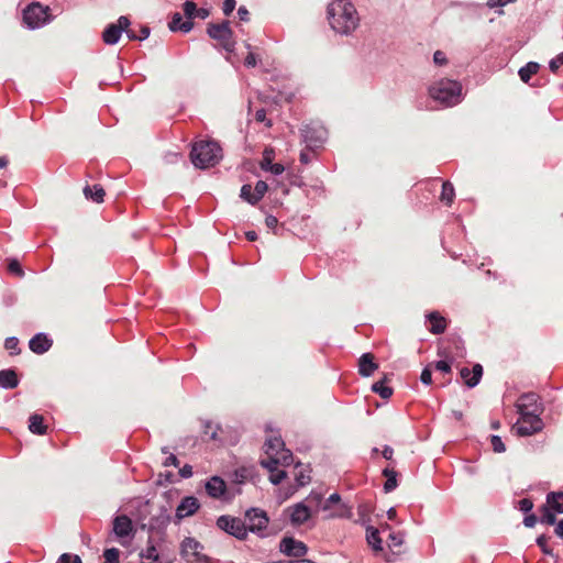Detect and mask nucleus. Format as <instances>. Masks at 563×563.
I'll list each match as a JSON object with an SVG mask.
<instances>
[{
	"label": "nucleus",
	"instance_id": "1",
	"mask_svg": "<svg viewBox=\"0 0 563 563\" xmlns=\"http://www.w3.org/2000/svg\"><path fill=\"white\" fill-rule=\"evenodd\" d=\"M328 19L331 27L340 34L352 33L360 22L355 7L347 0L332 1L328 5Z\"/></svg>",
	"mask_w": 563,
	"mask_h": 563
},
{
	"label": "nucleus",
	"instance_id": "2",
	"mask_svg": "<svg viewBox=\"0 0 563 563\" xmlns=\"http://www.w3.org/2000/svg\"><path fill=\"white\" fill-rule=\"evenodd\" d=\"M430 98L439 103L451 107L460 102L462 86L456 80L442 78L433 82L428 89Z\"/></svg>",
	"mask_w": 563,
	"mask_h": 563
},
{
	"label": "nucleus",
	"instance_id": "3",
	"mask_svg": "<svg viewBox=\"0 0 563 563\" xmlns=\"http://www.w3.org/2000/svg\"><path fill=\"white\" fill-rule=\"evenodd\" d=\"M222 157V150L214 141H200L194 144L190 152L191 162L196 167L214 166Z\"/></svg>",
	"mask_w": 563,
	"mask_h": 563
},
{
	"label": "nucleus",
	"instance_id": "4",
	"mask_svg": "<svg viewBox=\"0 0 563 563\" xmlns=\"http://www.w3.org/2000/svg\"><path fill=\"white\" fill-rule=\"evenodd\" d=\"M264 451L266 457L261 460L262 465L282 464L288 466L292 462V454L285 448L280 437H268L264 444Z\"/></svg>",
	"mask_w": 563,
	"mask_h": 563
},
{
	"label": "nucleus",
	"instance_id": "5",
	"mask_svg": "<svg viewBox=\"0 0 563 563\" xmlns=\"http://www.w3.org/2000/svg\"><path fill=\"white\" fill-rule=\"evenodd\" d=\"M22 16L24 24L31 30L40 29L54 19L49 7L40 2H32L26 5L23 9Z\"/></svg>",
	"mask_w": 563,
	"mask_h": 563
},
{
	"label": "nucleus",
	"instance_id": "6",
	"mask_svg": "<svg viewBox=\"0 0 563 563\" xmlns=\"http://www.w3.org/2000/svg\"><path fill=\"white\" fill-rule=\"evenodd\" d=\"M207 31L209 36L218 41L225 51L233 52L235 41L233 40V32L229 21H223L219 24H209Z\"/></svg>",
	"mask_w": 563,
	"mask_h": 563
},
{
	"label": "nucleus",
	"instance_id": "7",
	"mask_svg": "<svg viewBox=\"0 0 563 563\" xmlns=\"http://www.w3.org/2000/svg\"><path fill=\"white\" fill-rule=\"evenodd\" d=\"M321 508L328 512V518L349 519L352 517V507L342 500L341 495H330Z\"/></svg>",
	"mask_w": 563,
	"mask_h": 563
},
{
	"label": "nucleus",
	"instance_id": "8",
	"mask_svg": "<svg viewBox=\"0 0 563 563\" xmlns=\"http://www.w3.org/2000/svg\"><path fill=\"white\" fill-rule=\"evenodd\" d=\"M217 527L239 540H244L247 537L246 525L240 518L228 515L220 516L217 520Z\"/></svg>",
	"mask_w": 563,
	"mask_h": 563
},
{
	"label": "nucleus",
	"instance_id": "9",
	"mask_svg": "<svg viewBox=\"0 0 563 563\" xmlns=\"http://www.w3.org/2000/svg\"><path fill=\"white\" fill-rule=\"evenodd\" d=\"M520 418L518 419L515 428L517 433L521 437L531 435L543 428V422L539 417V413L527 412L519 413Z\"/></svg>",
	"mask_w": 563,
	"mask_h": 563
},
{
	"label": "nucleus",
	"instance_id": "10",
	"mask_svg": "<svg viewBox=\"0 0 563 563\" xmlns=\"http://www.w3.org/2000/svg\"><path fill=\"white\" fill-rule=\"evenodd\" d=\"M269 519L267 517L266 511L260 508H251L245 512V525L246 530H250L253 533H262L268 526Z\"/></svg>",
	"mask_w": 563,
	"mask_h": 563
},
{
	"label": "nucleus",
	"instance_id": "11",
	"mask_svg": "<svg viewBox=\"0 0 563 563\" xmlns=\"http://www.w3.org/2000/svg\"><path fill=\"white\" fill-rule=\"evenodd\" d=\"M202 544L194 538L187 537L184 539L180 545V554L187 562H205L209 561V558L200 553Z\"/></svg>",
	"mask_w": 563,
	"mask_h": 563
},
{
	"label": "nucleus",
	"instance_id": "12",
	"mask_svg": "<svg viewBox=\"0 0 563 563\" xmlns=\"http://www.w3.org/2000/svg\"><path fill=\"white\" fill-rule=\"evenodd\" d=\"M131 22L128 16H120L117 23L109 24L102 32V41L107 45H114L119 42L122 32L130 26Z\"/></svg>",
	"mask_w": 563,
	"mask_h": 563
},
{
	"label": "nucleus",
	"instance_id": "13",
	"mask_svg": "<svg viewBox=\"0 0 563 563\" xmlns=\"http://www.w3.org/2000/svg\"><path fill=\"white\" fill-rule=\"evenodd\" d=\"M284 515L294 527L306 523L311 518V510L302 503L292 505L284 510Z\"/></svg>",
	"mask_w": 563,
	"mask_h": 563
},
{
	"label": "nucleus",
	"instance_id": "14",
	"mask_svg": "<svg viewBox=\"0 0 563 563\" xmlns=\"http://www.w3.org/2000/svg\"><path fill=\"white\" fill-rule=\"evenodd\" d=\"M279 550L285 555L291 558H302L308 552V548L303 542L298 541L291 537L283 538L279 544Z\"/></svg>",
	"mask_w": 563,
	"mask_h": 563
},
{
	"label": "nucleus",
	"instance_id": "15",
	"mask_svg": "<svg viewBox=\"0 0 563 563\" xmlns=\"http://www.w3.org/2000/svg\"><path fill=\"white\" fill-rule=\"evenodd\" d=\"M517 409L519 413L534 412L540 413L541 407L539 404V396L534 393H527L519 397L517 401Z\"/></svg>",
	"mask_w": 563,
	"mask_h": 563
},
{
	"label": "nucleus",
	"instance_id": "16",
	"mask_svg": "<svg viewBox=\"0 0 563 563\" xmlns=\"http://www.w3.org/2000/svg\"><path fill=\"white\" fill-rule=\"evenodd\" d=\"M302 137L308 148L320 147L325 139V131L323 129H314L306 125L302 129Z\"/></svg>",
	"mask_w": 563,
	"mask_h": 563
},
{
	"label": "nucleus",
	"instance_id": "17",
	"mask_svg": "<svg viewBox=\"0 0 563 563\" xmlns=\"http://www.w3.org/2000/svg\"><path fill=\"white\" fill-rule=\"evenodd\" d=\"M113 532L120 539L130 537L133 533L132 520L125 515L117 516L113 519Z\"/></svg>",
	"mask_w": 563,
	"mask_h": 563
},
{
	"label": "nucleus",
	"instance_id": "18",
	"mask_svg": "<svg viewBox=\"0 0 563 563\" xmlns=\"http://www.w3.org/2000/svg\"><path fill=\"white\" fill-rule=\"evenodd\" d=\"M199 508L197 498L192 495L186 496L176 509V517L180 520L194 515Z\"/></svg>",
	"mask_w": 563,
	"mask_h": 563
},
{
	"label": "nucleus",
	"instance_id": "19",
	"mask_svg": "<svg viewBox=\"0 0 563 563\" xmlns=\"http://www.w3.org/2000/svg\"><path fill=\"white\" fill-rule=\"evenodd\" d=\"M460 375L464 380L465 385L468 388H473L479 383L483 376V367L481 364H475L472 369L463 367L460 371Z\"/></svg>",
	"mask_w": 563,
	"mask_h": 563
},
{
	"label": "nucleus",
	"instance_id": "20",
	"mask_svg": "<svg viewBox=\"0 0 563 563\" xmlns=\"http://www.w3.org/2000/svg\"><path fill=\"white\" fill-rule=\"evenodd\" d=\"M53 341L45 333L35 334L29 342L30 350L35 354H43L52 347Z\"/></svg>",
	"mask_w": 563,
	"mask_h": 563
},
{
	"label": "nucleus",
	"instance_id": "21",
	"mask_svg": "<svg viewBox=\"0 0 563 563\" xmlns=\"http://www.w3.org/2000/svg\"><path fill=\"white\" fill-rule=\"evenodd\" d=\"M427 319L430 322L429 331L432 334H442L445 332L446 327H448V321L438 311H432V312L428 313Z\"/></svg>",
	"mask_w": 563,
	"mask_h": 563
},
{
	"label": "nucleus",
	"instance_id": "22",
	"mask_svg": "<svg viewBox=\"0 0 563 563\" xmlns=\"http://www.w3.org/2000/svg\"><path fill=\"white\" fill-rule=\"evenodd\" d=\"M378 368L372 353H364L358 360V373L364 377L371 376Z\"/></svg>",
	"mask_w": 563,
	"mask_h": 563
},
{
	"label": "nucleus",
	"instance_id": "23",
	"mask_svg": "<svg viewBox=\"0 0 563 563\" xmlns=\"http://www.w3.org/2000/svg\"><path fill=\"white\" fill-rule=\"evenodd\" d=\"M140 558L142 563L159 562V553L152 538H148L146 548L140 552Z\"/></svg>",
	"mask_w": 563,
	"mask_h": 563
},
{
	"label": "nucleus",
	"instance_id": "24",
	"mask_svg": "<svg viewBox=\"0 0 563 563\" xmlns=\"http://www.w3.org/2000/svg\"><path fill=\"white\" fill-rule=\"evenodd\" d=\"M19 385V378L13 369L0 371V387L4 389H13Z\"/></svg>",
	"mask_w": 563,
	"mask_h": 563
},
{
	"label": "nucleus",
	"instance_id": "25",
	"mask_svg": "<svg viewBox=\"0 0 563 563\" xmlns=\"http://www.w3.org/2000/svg\"><path fill=\"white\" fill-rule=\"evenodd\" d=\"M168 26L173 32L181 31L184 33H187L192 29L194 23L190 20L184 21L180 13H175L170 22L168 23Z\"/></svg>",
	"mask_w": 563,
	"mask_h": 563
},
{
	"label": "nucleus",
	"instance_id": "26",
	"mask_svg": "<svg viewBox=\"0 0 563 563\" xmlns=\"http://www.w3.org/2000/svg\"><path fill=\"white\" fill-rule=\"evenodd\" d=\"M84 195L87 199L92 200L93 202L100 203L103 201L106 191L100 185L89 186L87 185L84 188Z\"/></svg>",
	"mask_w": 563,
	"mask_h": 563
},
{
	"label": "nucleus",
	"instance_id": "27",
	"mask_svg": "<svg viewBox=\"0 0 563 563\" xmlns=\"http://www.w3.org/2000/svg\"><path fill=\"white\" fill-rule=\"evenodd\" d=\"M297 487H303L310 482V471L302 464H297L292 471Z\"/></svg>",
	"mask_w": 563,
	"mask_h": 563
},
{
	"label": "nucleus",
	"instance_id": "28",
	"mask_svg": "<svg viewBox=\"0 0 563 563\" xmlns=\"http://www.w3.org/2000/svg\"><path fill=\"white\" fill-rule=\"evenodd\" d=\"M29 421V429L32 433L40 435L46 433L47 427L44 424L43 416L34 413L30 417Z\"/></svg>",
	"mask_w": 563,
	"mask_h": 563
},
{
	"label": "nucleus",
	"instance_id": "29",
	"mask_svg": "<svg viewBox=\"0 0 563 563\" xmlns=\"http://www.w3.org/2000/svg\"><path fill=\"white\" fill-rule=\"evenodd\" d=\"M540 69V65L536 62H529L523 67H521L518 71L520 79L528 84L533 75H536Z\"/></svg>",
	"mask_w": 563,
	"mask_h": 563
},
{
	"label": "nucleus",
	"instance_id": "30",
	"mask_svg": "<svg viewBox=\"0 0 563 563\" xmlns=\"http://www.w3.org/2000/svg\"><path fill=\"white\" fill-rule=\"evenodd\" d=\"M206 493H227L225 482L219 476L211 477L206 483Z\"/></svg>",
	"mask_w": 563,
	"mask_h": 563
},
{
	"label": "nucleus",
	"instance_id": "31",
	"mask_svg": "<svg viewBox=\"0 0 563 563\" xmlns=\"http://www.w3.org/2000/svg\"><path fill=\"white\" fill-rule=\"evenodd\" d=\"M366 540L367 543L373 548V550L380 551L383 549L382 539L379 538V531L376 528H366Z\"/></svg>",
	"mask_w": 563,
	"mask_h": 563
},
{
	"label": "nucleus",
	"instance_id": "32",
	"mask_svg": "<svg viewBox=\"0 0 563 563\" xmlns=\"http://www.w3.org/2000/svg\"><path fill=\"white\" fill-rule=\"evenodd\" d=\"M545 507H549L554 514H563V495H547Z\"/></svg>",
	"mask_w": 563,
	"mask_h": 563
},
{
	"label": "nucleus",
	"instance_id": "33",
	"mask_svg": "<svg viewBox=\"0 0 563 563\" xmlns=\"http://www.w3.org/2000/svg\"><path fill=\"white\" fill-rule=\"evenodd\" d=\"M269 472V481L273 484H279L286 477V472L284 470H279V464L263 465ZM280 466H283L280 464Z\"/></svg>",
	"mask_w": 563,
	"mask_h": 563
},
{
	"label": "nucleus",
	"instance_id": "34",
	"mask_svg": "<svg viewBox=\"0 0 563 563\" xmlns=\"http://www.w3.org/2000/svg\"><path fill=\"white\" fill-rule=\"evenodd\" d=\"M386 378L373 384L372 390L378 394L382 398L388 399L393 395V389L385 385Z\"/></svg>",
	"mask_w": 563,
	"mask_h": 563
},
{
	"label": "nucleus",
	"instance_id": "35",
	"mask_svg": "<svg viewBox=\"0 0 563 563\" xmlns=\"http://www.w3.org/2000/svg\"><path fill=\"white\" fill-rule=\"evenodd\" d=\"M455 192L454 187L450 181H444L442 185V191H441V201L451 205L453 202Z\"/></svg>",
	"mask_w": 563,
	"mask_h": 563
},
{
	"label": "nucleus",
	"instance_id": "36",
	"mask_svg": "<svg viewBox=\"0 0 563 563\" xmlns=\"http://www.w3.org/2000/svg\"><path fill=\"white\" fill-rule=\"evenodd\" d=\"M386 481L384 483V488L388 493L394 490L397 487V473L394 470L385 468L383 472Z\"/></svg>",
	"mask_w": 563,
	"mask_h": 563
},
{
	"label": "nucleus",
	"instance_id": "37",
	"mask_svg": "<svg viewBox=\"0 0 563 563\" xmlns=\"http://www.w3.org/2000/svg\"><path fill=\"white\" fill-rule=\"evenodd\" d=\"M253 471L249 467H240L238 468L233 475L232 481L236 484L245 483L249 478L252 477Z\"/></svg>",
	"mask_w": 563,
	"mask_h": 563
},
{
	"label": "nucleus",
	"instance_id": "38",
	"mask_svg": "<svg viewBox=\"0 0 563 563\" xmlns=\"http://www.w3.org/2000/svg\"><path fill=\"white\" fill-rule=\"evenodd\" d=\"M240 197L251 205H256L260 200H254L255 191L250 184H245L241 188Z\"/></svg>",
	"mask_w": 563,
	"mask_h": 563
},
{
	"label": "nucleus",
	"instance_id": "39",
	"mask_svg": "<svg viewBox=\"0 0 563 563\" xmlns=\"http://www.w3.org/2000/svg\"><path fill=\"white\" fill-rule=\"evenodd\" d=\"M542 516H541V522L547 525H555V514L549 509V507H545L544 505L541 507Z\"/></svg>",
	"mask_w": 563,
	"mask_h": 563
},
{
	"label": "nucleus",
	"instance_id": "40",
	"mask_svg": "<svg viewBox=\"0 0 563 563\" xmlns=\"http://www.w3.org/2000/svg\"><path fill=\"white\" fill-rule=\"evenodd\" d=\"M274 159V150L273 148H265L263 152V159L261 162V168L263 170H268V167L273 165Z\"/></svg>",
	"mask_w": 563,
	"mask_h": 563
},
{
	"label": "nucleus",
	"instance_id": "41",
	"mask_svg": "<svg viewBox=\"0 0 563 563\" xmlns=\"http://www.w3.org/2000/svg\"><path fill=\"white\" fill-rule=\"evenodd\" d=\"M120 551L115 548L107 549L103 552V563H119Z\"/></svg>",
	"mask_w": 563,
	"mask_h": 563
},
{
	"label": "nucleus",
	"instance_id": "42",
	"mask_svg": "<svg viewBox=\"0 0 563 563\" xmlns=\"http://www.w3.org/2000/svg\"><path fill=\"white\" fill-rule=\"evenodd\" d=\"M205 430L203 433L210 439V440H217L218 438V429L219 427L213 424L211 421H207L203 426Z\"/></svg>",
	"mask_w": 563,
	"mask_h": 563
},
{
	"label": "nucleus",
	"instance_id": "43",
	"mask_svg": "<svg viewBox=\"0 0 563 563\" xmlns=\"http://www.w3.org/2000/svg\"><path fill=\"white\" fill-rule=\"evenodd\" d=\"M267 190H268V185L264 180H258L254 187V191H255L254 200H261L264 197V195L267 192Z\"/></svg>",
	"mask_w": 563,
	"mask_h": 563
},
{
	"label": "nucleus",
	"instance_id": "44",
	"mask_svg": "<svg viewBox=\"0 0 563 563\" xmlns=\"http://www.w3.org/2000/svg\"><path fill=\"white\" fill-rule=\"evenodd\" d=\"M4 347L10 351L11 354H18L20 352L19 340L15 336L7 338L4 341Z\"/></svg>",
	"mask_w": 563,
	"mask_h": 563
},
{
	"label": "nucleus",
	"instance_id": "45",
	"mask_svg": "<svg viewBox=\"0 0 563 563\" xmlns=\"http://www.w3.org/2000/svg\"><path fill=\"white\" fill-rule=\"evenodd\" d=\"M490 444L496 453H503L506 451V446L499 435H492L490 437Z\"/></svg>",
	"mask_w": 563,
	"mask_h": 563
},
{
	"label": "nucleus",
	"instance_id": "46",
	"mask_svg": "<svg viewBox=\"0 0 563 563\" xmlns=\"http://www.w3.org/2000/svg\"><path fill=\"white\" fill-rule=\"evenodd\" d=\"M183 9H184V13L185 15L187 16V20H190L192 19V16L195 15L196 11H197V5L195 2L192 1H186L184 4H183Z\"/></svg>",
	"mask_w": 563,
	"mask_h": 563
},
{
	"label": "nucleus",
	"instance_id": "47",
	"mask_svg": "<svg viewBox=\"0 0 563 563\" xmlns=\"http://www.w3.org/2000/svg\"><path fill=\"white\" fill-rule=\"evenodd\" d=\"M8 271L19 277L24 275V272L16 260H10L8 264Z\"/></svg>",
	"mask_w": 563,
	"mask_h": 563
},
{
	"label": "nucleus",
	"instance_id": "48",
	"mask_svg": "<svg viewBox=\"0 0 563 563\" xmlns=\"http://www.w3.org/2000/svg\"><path fill=\"white\" fill-rule=\"evenodd\" d=\"M432 364H429L427 365L422 372H421V375H420V380L426 384V385H430L432 383Z\"/></svg>",
	"mask_w": 563,
	"mask_h": 563
},
{
	"label": "nucleus",
	"instance_id": "49",
	"mask_svg": "<svg viewBox=\"0 0 563 563\" xmlns=\"http://www.w3.org/2000/svg\"><path fill=\"white\" fill-rule=\"evenodd\" d=\"M432 367L442 373H451V364L445 360H440L432 363Z\"/></svg>",
	"mask_w": 563,
	"mask_h": 563
},
{
	"label": "nucleus",
	"instance_id": "50",
	"mask_svg": "<svg viewBox=\"0 0 563 563\" xmlns=\"http://www.w3.org/2000/svg\"><path fill=\"white\" fill-rule=\"evenodd\" d=\"M58 563H81V559L78 555L64 553L59 556Z\"/></svg>",
	"mask_w": 563,
	"mask_h": 563
},
{
	"label": "nucleus",
	"instance_id": "51",
	"mask_svg": "<svg viewBox=\"0 0 563 563\" xmlns=\"http://www.w3.org/2000/svg\"><path fill=\"white\" fill-rule=\"evenodd\" d=\"M255 120H256L257 122L265 123V125H266L267 128H271V126H272V121H271V120H268V119L266 118V111H265V109H263V108H262V109H258V110L255 112Z\"/></svg>",
	"mask_w": 563,
	"mask_h": 563
},
{
	"label": "nucleus",
	"instance_id": "52",
	"mask_svg": "<svg viewBox=\"0 0 563 563\" xmlns=\"http://www.w3.org/2000/svg\"><path fill=\"white\" fill-rule=\"evenodd\" d=\"M537 544L541 548L543 553H552V551L548 548V538L544 534H541L537 538Z\"/></svg>",
	"mask_w": 563,
	"mask_h": 563
},
{
	"label": "nucleus",
	"instance_id": "53",
	"mask_svg": "<svg viewBox=\"0 0 563 563\" xmlns=\"http://www.w3.org/2000/svg\"><path fill=\"white\" fill-rule=\"evenodd\" d=\"M561 65H563V52L560 53L555 58L551 59L549 64L550 69L553 73H556Z\"/></svg>",
	"mask_w": 563,
	"mask_h": 563
},
{
	"label": "nucleus",
	"instance_id": "54",
	"mask_svg": "<svg viewBox=\"0 0 563 563\" xmlns=\"http://www.w3.org/2000/svg\"><path fill=\"white\" fill-rule=\"evenodd\" d=\"M518 507L519 509L522 511V512H529L532 510L533 508V503L532 500L528 499V498H523L521 499L519 503H518Z\"/></svg>",
	"mask_w": 563,
	"mask_h": 563
},
{
	"label": "nucleus",
	"instance_id": "55",
	"mask_svg": "<svg viewBox=\"0 0 563 563\" xmlns=\"http://www.w3.org/2000/svg\"><path fill=\"white\" fill-rule=\"evenodd\" d=\"M235 4V0H224L222 5L223 13L229 16L234 11Z\"/></svg>",
	"mask_w": 563,
	"mask_h": 563
},
{
	"label": "nucleus",
	"instance_id": "56",
	"mask_svg": "<svg viewBox=\"0 0 563 563\" xmlns=\"http://www.w3.org/2000/svg\"><path fill=\"white\" fill-rule=\"evenodd\" d=\"M433 62L439 66H443L448 63L446 56L442 51H437L433 54Z\"/></svg>",
	"mask_w": 563,
	"mask_h": 563
},
{
	"label": "nucleus",
	"instance_id": "57",
	"mask_svg": "<svg viewBox=\"0 0 563 563\" xmlns=\"http://www.w3.org/2000/svg\"><path fill=\"white\" fill-rule=\"evenodd\" d=\"M176 475L172 472H166L164 474H159V479L157 481L158 484L163 485L164 483H173Z\"/></svg>",
	"mask_w": 563,
	"mask_h": 563
},
{
	"label": "nucleus",
	"instance_id": "58",
	"mask_svg": "<svg viewBox=\"0 0 563 563\" xmlns=\"http://www.w3.org/2000/svg\"><path fill=\"white\" fill-rule=\"evenodd\" d=\"M537 521H538V517L534 514H528L523 518V525L527 528H533L536 526Z\"/></svg>",
	"mask_w": 563,
	"mask_h": 563
},
{
	"label": "nucleus",
	"instance_id": "59",
	"mask_svg": "<svg viewBox=\"0 0 563 563\" xmlns=\"http://www.w3.org/2000/svg\"><path fill=\"white\" fill-rule=\"evenodd\" d=\"M516 0H488L487 1V5L489 8H497V7H504L508 3H512L515 2Z\"/></svg>",
	"mask_w": 563,
	"mask_h": 563
},
{
	"label": "nucleus",
	"instance_id": "60",
	"mask_svg": "<svg viewBox=\"0 0 563 563\" xmlns=\"http://www.w3.org/2000/svg\"><path fill=\"white\" fill-rule=\"evenodd\" d=\"M163 465H164V466H166V467H167V466H172V465H173V466L178 467V466H179V461H178V459H177V456H176V455H174V454H169V455L165 459V461H164Z\"/></svg>",
	"mask_w": 563,
	"mask_h": 563
},
{
	"label": "nucleus",
	"instance_id": "61",
	"mask_svg": "<svg viewBox=\"0 0 563 563\" xmlns=\"http://www.w3.org/2000/svg\"><path fill=\"white\" fill-rule=\"evenodd\" d=\"M178 474L183 478H188L192 475V467L186 464L179 470Z\"/></svg>",
	"mask_w": 563,
	"mask_h": 563
},
{
	"label": "nucleus",
	"instance_id": "62",
	"mask_svg": "<svg viewBox=\"0 0 563 563\" xmlns=\"http://www.w3.org/2000/svg\"><path fill=\"white\" fill-rule=\"evenodd\" d=\"M284 170H285V168H284V166L282 164L273 163V165H271L268 167L267 172H271L274 175H280L282 173H284Z\"/></svg>",
	"mask_w": 563,
	"mask_h": 563
},
{
	"label": "nucleus",
	"instance_id": "63",
	"mask_svg": "<svg viewBox=\"0 0 563 563\" xmlns=\"http://www.w3.org/2000/svg\"><path fill=\"white\" fill-rule=\"evenodd\" d=\"M150 514H151L150 501L146 500V501H144V505L142 506V508L139 511V517H140V519H145Z\"/></svg>",
	"mask_w": 563,
	"mask_h": 563
},
{
	"label": "nucleus",
	"instance_id": "64",
	"mask_svg": "<svg viewBox=\"0 0 563 563\" xmlns=\"http://www.w3.org/2000/svg\"><path fill=\"white\" fill-rule=\"evenodd\" d=\"M238 15H239V19L244 22L249 21V19H250V12L245 7H240L238 9Z\"/></svg>",
	"mask_w": 563,
	"mask_h": 563
}]
</instances>
